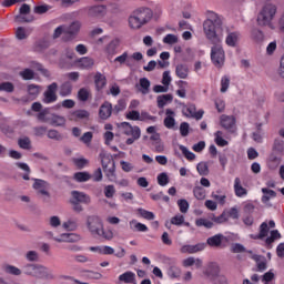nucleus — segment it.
I'll use <instances>...</instances> for the list:
<instances>
[{
	"instance_id": "cd10ccee",
	"label": "nucleus",
	"mask_w": 284,
	"mask_h": 284,
	"mask_svg": "<svg viewBox=\"0 0 284 284\" xmlns=\"http://www.w3.org/2000/svg\"><path fill=\"white\" fill-rule=\"evenodd\" d=\"M262 193L264 194L262 196V203H268L270 199H276V193L274 190L263 187Z\"/></svg>"
},
{
	"instance_id": "f704fd0d",
	"label": "nucleus",
	"mask_w": 284,
	"mask_h": 284,
	"mask_svg": "<svg viewBox=\"0 0 284 284\" xmlns=\"http://www.w3.org/2000/svg\"><path fill=\"white\" fill-rule=\"evenodd\" d=\"M129 225L131 230H136V232H148V227L145 226V224L136 222V220L130 221Z\"/></svg>"
},
{
	"instance_id": "e2e57ef3",
	"label": "nucleus",
	"mask_w": 284,
	"mask_h": 284,
	"mask_svg": "<svg viewBox=\"0 0 284 284\" xmlns=\"http://www.w3.org/2000/svg\"><path fill=\"white\" fill-rule=\"evenodd\" d=\"M185 223V216L175 215L171 219V225H183Z\"/></svg>"
},
{
	"instance_id": "f8f14e48",
	"label": "nucleus",
	"mask_w": 284,
	"mask_h": 284,
	"mask_svg": "<svg viewBox=\"0 0 284 284\" xmlns=\"http://www.w3.org/2000/svg\"><path fill=\"white\" fill-rule=\"evenodd\" d=\"M223 241H225V235L216 234L206 240V245L215 250H221L223 247Z\"/></svg>"
},
{
	"instance_id": "b1692460",
	"label": "nucleus",
	"mask_w": 284,
	"mask_h": 284,
	"mask_svg": "<svg viewBox=\"0 0 284 284\" xmlns=\"http://www.w3.org/2000/svg\"><path fill=\"white\" fill-rule=\"evenodd\" d=\"M234 192H235V196H245L247 195V189L243 187V185H241V179L240 178H235L234 180Z\"/></svg>"
},
{
	"instance_id": "5701e85b",
	"label": "nucleus",
	"mask_w": 284,
	"mask_h": 284,
	"mask_svg": "<svg viewBox=\"0 0 284 284\" xmlns=\"http://www.w3.org/2000/svg\"><path fill=\"white\" fill-rule=\"evenodd\" d=\"M136 88L141 94H150V80L148 78L140 79L139 84H136Z\"/></svg>"
},
{
	"instance_id": "f257e3e1",
	"label": "nucleus",
	"mask_w": 284,
	"mask_h": 284,
	"mask_svg": "<svg viewBox=\"0 0 284 284\" xmlns=\"http://www.w3.org/2000/svg\"><path fill=\"white\" fill-rule=\"evenodd\" d=\"M203 30L211 43H221L223 41V19L213 11L207 13V19L203 23Z\"/></svg>"
},
{
	"instance_id": "338daca9",
	"label": "nucleus",
	"mask_w": 284,
	"mask_h": 284,
	"mask_svg": "<svg viewBox=\"0 0 284 284\" xmlns=\"http://www.w3.org/2000/svg\"><path fill=\"white\" fill-rule=\"evenodd\" d=\"M162 83L169 88L170 83H172V77H170V71H164L162 75Z\"/></svg>"
},
{
	"instance_id": "6e6552de",
	"label": "nucleus",
	"mask_w": 284,
	"mask_h": 284,
	"mask_svg": "<svg viewBox=\"0 0 284 284\" xmlns=\"http://www.w3.org/2000/svg\"><path fill=\"white\" fill-rule=\"evenodd\" d=\"M274 227H276V222H274V220H270L268 223L263 222L260 225L258 234H251L250 239H253V241H263V239H266L270 234V230H274Z\"/></svg>"
},
{
	"instance_id": "a878e982",
	"label": "nucleus",
	"mask_w": 284,
	"mask_h": 284,
	"mask_svg": "<svg viewBox=\"0 0 284 284\" xmlns=\"http://www.w3.org/2000/svg\"><path fill=\"white\" fill-rule=\"evenodd\" d=\"M192 265H195V267L199 270L203 267V261L201 258H194V257H187L183 261L184 267H192Z\"/></svg>"
},
{
	"instance_id": "20e7f679",
	"label": "nucleus",
	"mask_w": 284,
	"mask_h": 284,
	"mask_svg": "<svg viewBox=\"0 0 284 284\" xmlns=\"http://www.w3.org/2000/svg\"><path fill=\"white\" fill-rule=\"evenodd\" d=\"M276 17V7L268 3L263 7L262 11L257 16L258 26H270L272 27V21Z\"/></svg>"
},
{
	"instance_id": "a18cd8bd",
	"label": "nucleus",
	"mask_w": 284,
	"mask_h": 284,
	"mask_svg": "<svg viewBox=\"0 0 284 284\" xmlns=\"http://www.w3.org/2000/svg\"><path fill=\"white\" fill-rule=\"evenodd\" d=\"M222 135H223V132H221V131H217L215 133V143L220 148H225V145H227V141L225 139H223Z\"/></svg>"
},
{
	"instance_id": "473e14b6",
	"label": "nucleus",
	"mask_w": 284,
	"mask_h": 284,
	"mask_svg": "<svg viewBox=\"0 0 284 284\" xmlns=\"http://www.w3.org/2000/svg\"><path fill=\"white\" fill-rule=\"evenodd\" d=\"M2 270L7 274H12L13 276H21V270L17 266L4 264L2 266Z\"/></svg>"
},
{
	"instance_id": "864d4df0",
	"label": "nucleus",
	"mask_w": 284,
	"mask_h": 284,
	"mask_svg": "<svg viewBox=\"0 0 284 284\" xmlns=\"http://www.w3.org/2000/svg\"><path fill=\"white\" fill-rule=\"evenodd\" d=\"M0 91L14 92V84H12V82H2L0 83Z\"/></svg>"
},
{
	"instance_id": "ea45409f",
	"label": "nucleus",
	"mask_w": 284,
	"mask_h": 284,
	"mask_svg": "<svg viewBox=\"0 0 284 284\" xmlns=\"http://www.w3.org/2000/svg\"><path fill=\"white\" fill-rule=\"evenodd\" d=\"M274 152H277V154H283L284 152V141L281 139H275L273 144Z\"/></svg>"
},
{
	"instance_id": "7ed1b4c3",
	"label": "nucleus",
	"mask_w": 284,
	"mask_h": 284,
	"mask_svg": "<svg viewBox=\"0 0 284 284\" xmlns=\"http://www.w3.org/2000/svg\"><path fill=\"white\" fill-rule=\"evenodd\" d=\"M23 273L28 276H34V278H54L48 267L37 264H27L23 267Z\"/></svg>"
},
{
	"instance_id": "c9c22d12",
	"label": "nucleus",
	"mask_w": 284,
	"mask_h": 284,
	"mask_svg": "<svg viewBox=\"0 0 284 284\" xmlns=\"http://www.w3.org/2000/svg\"><path fill=\"white\" fill-rule=\"evenodd\" d=\"M19 77H21L23 81H32V79H34V71L32 69H24L19 72Z\"/></svg>"
},
{
	"instance_id": "412c9836",
	"label": "nucleus",
	"mask_w": 284,
	"mask_h": 284,
	"mask_svg": "<svg viewBox=\"0 0 284 284\" xmlns=\"http://www.w3.org/2000/svg\"><path fill=\"white\" fill-rule=\"evenodd\" d=\"M27 92L29 94V99H31V101H34V99H37V97L41 94V87L38 84H29L27 87Z\"/></svg>"
},
{
	"instance_id": "603ef678",
	"label": "nucleus",
	"mask_w": 284,
	"mask_h": 284,
	"mask_svg": "<svg viewBox=\"0 0 284 284\" xmlns=\"http://www.w3.org/2000/svg\"><path fill=\"white\" fill-rule=\"evenodd\" d=\"M47 136L48 139H53V141H61L63 139V135L57 130H49Z\"/></svg>"
},
{
	"instance_id": "6ab92c4d",
	"label": "nucleus",
	"mask_w": 284,
	"mask_h": 284,
	"mask_svg": "<svg viewBox=\"0 0 284 284\" xmlns=\"http://www.w3.org/2000/svg\"><path fill=\"white\" fill-rule=\"evenodd\" d=\"M221 272V268L219 267V264L212 262L207 265L204 274L206 276H211L212 278H214L215 276H217Z\"/></svg>"
},
{
	"instance_id": "4d7b16f0",
	"label": "nucleus",
	"mask_w": 284,
	"mask_h": 284,
	"mask_svg": "<svg viewBox=\"0 0 284 284\" xmlns=\"http://www.w3.org/2000/svg\"><path fill=\"white\" fill-rule=\"evenodd\" d=\"M99 116L102 119V121L108 120V103L104 102L99 110Z\"/></svg>"
},
{
	"instance_id": "79ce46f5",
	"label": "nucleus",
	"mask_w": 284,
	"mask_h": 284,
	"mask_svg": "<svg viewBox=\"0 0 284 284\" xmlns=\"http://www.w3.org/2000/svg\"><path fill=\"white\" fill-rule=\"evenodd\" d=\"M163 43H166L168 45H174V43H179V37L169 33L163 38Z\"/></svg>"
},
{
	"instance_id": "052dcab7",
	"label": "nucleus",
	"mask_w": 284,
	"mask_h": 284,
	"mask_svg": "<svg viewBox=\"0 0 284 284\" xmlns=\"http://www.w3.org/2000/svg\"><path fill=\"white\" fill-rule=\"evenodd\" d=\"M169 276L171 278H179L181 276V268L176 266H171L169 270Z\"/></svg>"
},
{
	"instance_id": "2eb2a0df",
	"label": "nucleus",
	"mask_w": 284,
	"mask_h": 284,
	"mask_svg": "<svg viewBox=\"0 0 284 284\" xmlns=\"http://www.w3.org/2000/svg\"><path fill=\"white\" fill-rule=\"evenodd\" d=\"M80 240L81 236L77 235L75 233H63L60 235V237H54L57 243H77V241Z\"/></svg>"
},
{
	"instance_id": "c756f323",
	"label": "nucleus",
	"mask_w": 284,
	"mask_h": 284,
	"mask_svg": "<svg viewBox=\"0 0 284 284\" xmlns=\"http://www.w3.org/2000/svg\"><path fill=\"white\" fill-rule=\"evenodd\" d=\"M195 225L196 227H205L206 230H212V227H214V222L201 217L195 221Z\"/></svg>"
},
{
	"instance_id": "dca6fc26",
	"label": "nucleus",
	"mask_w": 284,
	"mask_h": 284,
	"mask_svg": "<svg viewBox=\"0 0 284 284\" xmlns=\"http://www.w3.org/2000/svg\"><path fill=\"white\" fill-rule=\"evenodd\" d=\"M240 40H241V32L233 31V32L227 33L226 39H225V43L230 48H236Z\"/></svg>"
},
{
	"instance_id": "f3484780",
	"label": "nucleus",
	"mask_w": 284,
	"mask_h": 284,
	"mask_svg": "<svg viewBox=\"0 0 284 284\" xmlns=\"http://www.w3.org/2000/svg\"><path fill=\"white\" fill-rule=\"evenodd\" d=\"M78 67L82 70H90V68L94 67V59L90 57H83L78 60Z\"/></svg>"
},
{
	"instance_id": "c85d7f7f",
	"label": "nucleus",
	"mask_w": 284,
	"mask_h": 284,
	"mask_svg": "<svg viewBox=\"0 0 284 284\" xmlns=\"http://www.w3.org/2000/svg\"><path fill=\"white\" fill-rule=\"evenodd\" d=\"M73 179L78 181V183H85V181H90V179H92V174L88 172H77L74 173Z\"/></svg>"
},
{
	"instance_id": "bf43d9fd",
	"label": "nucleus",
	"mask_w": 284,
	"mask_h": 284,
	"mask_svg": "<svg viewBox=\"0 0 284 284\" xmlns=\"http://www.w3.org/2000/svg\"><path fill=\"white\" fill-rule=\"evenodd\" d=\"M16 37L17 39H19L20 41H23V39H28V33L26 32V29L23 27H19L16 30Z\"/></svg>"
},
{
	"instance_id": "9b49d317",
	"label": "nucleus",
	"mask_w": 284,
	"mask_h": 284,
	"mask_svg": "<svg viewBox=\"0 0 284 284\" xmlns=\"http://www.w3.org/2000/svg\"><path fill=\"white\" fill-rule=\"evenodd\" d=\"M26 14H30V4L24 3L20 7V14L16 17V22L30 23L31 21H34L32 16L26 17Z\"/></svg>"
},
{
	"instance_id": "4468645a",
	"label": "nucleus",
	"mask_w": 284,
	"mask_h": 284,
	"mask_svg": "<svg viewBox=\"0 0 284 284\" xmlns=\"http://www.w3.org/2000/svg\"><path fill=\"white\" fill-rule=\"evenodd\" d=\"M205 250V243H199L195 245H183L180 248L181 254H196V252H203Z\"/></svg>"
},
{
	"instance_id": "9d476101",
	"label": "nucleus",
	"mask_w": 284,
	"mask_h": 284,
	"mask_svg": "<svg viewBox=\"0 0 284 284\" xmlns=\"http://www.w3.org/2000/svg\"><path fill=\"white\" fill-rule=\"evenodd\" d=\"M221 125L224 128V130H227L229 132H235L236 131V118L234 115H226L223 114L220 118Z\"/></svg>"
},
{
	"instance_id": "37998d69",
	"label": "nucleus",
	"mask_w": 284,
	"mask_h": 284,
	"mask_svg": "<svg viewBox=\"0 0 284 284\" xmlns=\"http://www.w3.org/2000/svg\"><path fill=\"white\" fill-rule=\"evenodd\" d=\"M196 170L201 176H207L210 174V169L205 162L199 163Z\"/></svg>"
},
{
	"instance_id": "0eeeda50",
	"label": "nucleus",
	"mask_w": 284,
	"mask_h": 284,
	"mask_svg": "<svg viewBox=\"0 0 284 284\" xmlns=\"http://www.w3.org/2000/svg\"><path fill=\"white\" fill-rule=\"evenodd\" d=\"M88 227L90 232L95 234L97 236H101L102 239H108V235L103 230V223L101 222V219H99L98 216L88 217Z\"/></svg>"
},
{
	"instance_id": "8fccbe9b",
	"label": "nucleus",
	"mask_w": 284,
	"mask_h": 284,
	"mask_svg": "<svg viewBox=\"0 0 284 284\" xmlns=\"http://www.w3.org/2000/svg\"><path fill=\"white\" fill-rule=\"evenodd\" d=\"M51 125H55L57 128L65 125V118L61 115H54L51 120Z\"/></svg>"
},
{
	"instance_id": "680f3d73",
	"label": "nucleus",
	"mask_w": 284,
	"mask_h": 284,
	"mask_svg": "<svg viewBox=\"0 0 284 284\" xmlns=\"http://www.w3.org/2000/svg\"><path fill=\"white\" fill-rule=\"evenodd\" d=\"M180 134L181 136H187V134H190V124L187 122L180 124Z\"/></svg>"
},
{
	"instance_id": "e433bc0d",
	"label": "nucleus",
	"mask_w": 284,
	"mask_h": 284,
	"mask_svg": "<svg viewBox=\"0 0 284 284\" xmlns=\"http://www.w3.org/2000/svg\"><path fill=\"white\" fill-rule=\"evenodd\" d=\"M18 145L22 150H30L32 142L30 141V138L24 136L18 140Z\"/></svg>"
},
{
	"instance_id": "7c9ffc66",
	"label": "nucleus",
	"mask_w": 284,
	"mask_h": 284,
	"mask_svg": "<svg viewBox=\"0 0 284 284\" xmlns=\"http://www.w3.org/2000/svg\"><path fill=\"white\" fill-rule=\"evenodd\" d=\"M72 94V83L64 82L60 87V97H70Z\"/></svg>"
},
{
	"instance_id": "4c0bfd02",
	"label": "nucleus",
	"mask_w": 284,
	"mask_h": 284,
	"mask_svg": "<svg viewBox=\"0 0 284 284\" xmlns=\"http://www.w3.org/2000/svg\"><path fill=\"white\" fill-rule=\"evenodd\" d=\"M193 194L195 199H197V201L205 200V189H203L202 186H195L193 189Z\"/></svg>"
},
{
	"instance_id": "39448f33",
	"label": "nucleus",
	"mask_w": 284,
	"mask_h": 284,
	"mask_svg": "<svg viewBox=\"0 0 284 284\" xmlns=\"http://www.w3.org/2000/svg\"><path fill=\"white\" fill-rule=\"evenodd\" d=\"M211 60L215 68H223L225 64V50H223L221 42H213V47L211 48Z\"/></svg>"
},
{
	"instance_id": "f03ea898",
	"label": "nucleus",
	"mask_w": 284,
	"mask_h": 284,
	"mask_svg": "<svg viewBox=\"0 0 284 284\" xmlns=\"http://www.w3.org/2000/svg\"><path fill=\"white\" fill-rule=\"evenodd\" d=\"M154 13L150 8H139L129 17V26L132 30H141L143 26L152 21Z\"/></svg>"
},
{
	"instance_id": "423d86ee",
	"label": "nucleus",
	"mask_w": 284,
	"mask_h": 284,
	"mask_svg": "<svg viewBox=\"0 0 284 284\" xmlns=\"http://www.w3.org/2000/svg\"><path fill=\"white\" fill-rule=\"evenodd\" d=\"M120 128H122L123 134L131 136L126 139V145H132L135 141L141 139V129L139 126H132L130 122H122Z\"/></svg>"
},
{
	"instance_id": "58836bf2",
	"label": "nucleus",
	"mask_w": 284,
	"mask_h": 284,
	"mask_svg": "<svg viewBox=\"0 0 284 284\" xmlns=\"http://www.w3.org/2000/svg\"><path fill=\"white\" fill-rule=\"evenodd\" d=\"M49 10H52L50 4H40L34 7L33 12L36 14H45V12H49Z\"/></svg>"
},
{
	"instance_id": "6e6d98bb",
	"label": "nucleus",
	"mask_w": 284,
	"mask_h": 284,
	"mask_svg": "<svg viewBox=\"0 0 284 284\" xmlns=\"http://www.w3.org/2000/svg\"><path fill=\"white\" fill-rule=\"evenodd\" d=\"M178 205L182 214H186L187 210H190V203H187V200H179Z\"/></svg>"
},
{
	"instance_id": "393cba45",
	"label": "nucleus",
	"mask_w": 284,
	"mask_h": 284,
	"mask_svg": "<svg viewBox=\"0 0 284 284\" xmlns=\"http://www.w3.org/2000/svg\"><path fill=\"white\" fill-rule=\"evenodd\" d=\"M175 74L179 79H187V74H190L187 64H178L175 68Z\"/></svg>"
},
{
	"instance_id": "72a5a7b5",
	"label": "nucleus",
	"mask_w": 284,
	"mask_h": 284,
	"mask_svg": "<svg viewBox=\"0 0 284 284\" xmlns=\"http://www.w3.org/2000/svg\"><path fill=\"white\" fill-rule=\"evenodd\" d=\"M135 278L136 275L130 271L119 276V281H121L122 283H132L133 281H135Z\"/></svg>"
},
{
	"instance_id": "13d9d810",
	"label": "nucleus",
	"mask_w": 284,
	"mask_h": 284,
	"mask_svg": "<svg viewBox=\"0 0 284 284\" xmlns=\"http://www.w3.org/2000/svg\"><path fill=\"white\" fill-rule=\"evenodd\" d=\"M108 254H115L118 258H123L125 256V248L120 247L116 253H114V248L108 246Z\"/></svg>"
},
{
	"instance_id": "5fc2aeb1",
	"label": "nucleus",
	"mask_w": 284,
	"mask_h": 284,
	"mask_svg": "<svg viewBox=\"0 0 284 284\" xmlns=\"http://www.w3.org/2000/svg\"><path fill=\"white\" fill-rule=\"evenodd\" d=\"M211 221H213V223H217V224L226 223V221H227V213L223 212L220 216L213 215L211 217Z\"/></svg>"
},
{
	"instance_id": "69168bd1",
	"label": "nucleus",
	"mask_w": 284,
	"mask_h": 284,
	"mask_svg": "<svg viewBox=\"0 0 284 284\" xmlns=\"http://www.w3.org/2000/svg\"><path fill=\"white\" fill-rule=\"evenodd\" d=\"M64 230H68L69 232H72L77 230V221L69 220L68 222L63 223Z\"/></svg>"
},
{
	"instance_id": "09e8293b",
	"label": "nucleus",
	"mask_w": 284,
	"mask_h": 284,
	"mask_svg": "<svg viewBox=\"0 0 284 284\" xmlns=\"http://www.w3.org/2000/svg\"><path fill=\"white\" fill-rule=\"evenodd\" d=\"M119 43H120V40L119 39H113L110 43H109V47H108V52L109 54H115L116 53V48H119Z\"/></svg>"
},
{
	"instance_id": "2f4dec72",
	"label": "nucleus",
	"mask_w": 284,
	"mask_h": 284,
	"mask_svg": "<svg viewBox=\"0 0 284 284\" xmlns=\"http://www.w3.org/2000/svg\"><path fill=\"white\" fill-rule=\"evenodd\" d=\"M94 82H95V88L97 90H103V88H105V75L101 74V73H97L94 77Z\"/></svg>"
},
{
	"instance_id": "bb28decb",
	"label": "nucleus",
	"mask_w": 284,
	"mask_h": 284,
	"mask_svg": "<svg viewBox=\"0 0 284 284\" xmlns=\"http://www.w3.org/2000/svg\"><path fill=\"white\" fill-rule=\"evenodd\" d=\"M88 116H90V113L85 110H77L73 111L70 114V120L71 121H78V119H88Z\"/></svg>"
},
{
	"instance_id": "0e129e2a",
	"label": "nucleus",
	"mask_w": 284,
	"mask_h": 284,
	"mask_svg": "<svg viewBox=\"0 0 284 284\" xmlns=\"http://www.w3.org/2000/svg\"><path fill=\"white\" fill-rule=\"evenodd\" d=\"M263 31L258 30V29H253L252 30V39H254V41H263Z\"/></svg>"
},
{
	"instance_id": "de8ad7c7",
	"label": "nucleus",
	"mask_w": 284,
	"mask_h": 284,
	"mask_svg": "<svg viewBox=\"0 0 284 284\" xmlns=\"http://www.w3.org/2000/svg\"><path fill=\"white\" fill-rule=\"evenodd\" d=\"M229 88H230V77L224 75V77H222V79H221V89H220V92L225 93V92H227Z\"/></svg>"
},
{
	"instance_id": "a19ab883",
	"label": "nucleus",
	"mask_w": 284,
	"mask_h": 284,
	"mask_svg": "<svg viewBox=\"0 0 284 284\" xmlns=\"http://www.w3.org/2000/svg\"><path fill=\"white\" fill-rule=\"evenodd\" d=\"M138 214L142 216V219H145L146 221H154V214L148 210L138 209Z\"/></svg>"
},
{
	"instance_id": "1a4fd4ad",
	"label": "nucleus",
	"mask_w": 284,
	"mask_h": 284,
	"mask_svg": "<svg viewBox=\"0 0 284 284\" xmlns=\"http://www.w3.org/2000/svg\"><path fill=\"white\" fill-rule=\"evenodd\" d=\"M57 90H59V84H57V82H53L50 85H48L47 90L43 93V103H57L59 99V95H57Z\"/></svg>"
},
{
	"instance_id": "a211bd4d",
	"label": "nucleus",
	"mask_w": 284,
	"mask_h": 284,
	"mask_svg": "<svg viewBox=\"0 0 284 284\" xmlns=\"http://www.w3.org/2000/svg\"><path fill=\"white\" fill-rule=\"evenodd\" d=\"M174 100V97L172 94H162L156 98L158 101V108L161 110L168 105V103H172Z\"/></svg>"
},
{
	"instance_id": "ddd939ff",
	"label": "nucleus",
	"mask_w": 284,
	"mask_h": 284,
	"mask_svg": "<svg viewBox=\"0 0 284 284\" xmlns=\"http://www.w3.org/2000/svg\"><path fill=\"white\" fill-rule=\"evenodd\" d=\"M70 203H84V205H89L90 196L83 192L72 191Z\"/></svg>"
},
{
	"instance_id": "c03bdc74",
	"label": "nucleus",
	"mask_w": 284,
	"mask_h": 284,
	"mask_svg": "<svg viewBox=\"0 0 284 284\" xmlns=\"http://www.w3.org/2000/svg\"><path fill=\"white\" fill-rule=\"evenodd\" d=\"M180 151L182 152V154L185 156L187 161H194V159H196V155L183 145H180Z\"/></svg>"
},
{
	"instance_id": "aec40b11",
	"label": "nucleus",
	"mask_w": 284,
	"mask_h": 284,
	"mask_svg": "<svg viewBox=\"0 0 284 284\" xmlns=\"http://www.w3.org/2000/svg\"><path fill=\"white\" fill-rule=\"evenodd\" d=\"M34 190L39 192V194H42L43 196H49L48 193V183L43 180H37L33 184Z\"/></svg>"
},
{
	"instance_id": "4be33fe9",
	"label": "nucleus",
	"mask_w": 284,
	"mask_h": 284,
	"mask_svg": "<svg viewBox=\"0 0 284 284\" xmlns=\"http://www.w3.org/2000/svg\"><path fill=\"white\" fill-rule=\"evenodd\" d=\"M166 118L164 119V125L168 130H172L176 125V120H174V111L172 109L166 110Z\"/></svg>"
},
{
	"instance_id": "774afa93",
	"label": "nucleus",
	"mask_w": 284,
	"mask_h": 284,
	"mask_svg": "<svg viewBox=\"0 0 284 284\" xmlns=\"http://www.w3.org/2000/svg\"><path fill=\"white\" fill-rule=\"evenodd\" d=\"M140 121H152L154 123V121H156V116L151 115L148 112H142L140 114Z\"/></svg>"
},
{
	"instance_id": "49530a36",
	"label": "nucleus",
	"mask_w": 284,
	"mask_h": 284,
	"mask_svg": "<svg viewBox=\"0 0 284 284\" xmlns=\"http://www.w3.org/2000/svg\"><path fill=\"white\" fill-rule=\"evenodd\" d=\"M158 183L162 187H165V185H168V183H170V176H168V173H160L158 175Z\"/></svg>"
},
{
	"instance_id": "3c124183",
	"label": "nucleus",
	"mask_w": 284,
	"mask_h": 284,
	"mask_svg": "<svg viewBox=\"0 0 284 284\" xmlns=\"http://www.w3.org/2000/svg\"><path fill=\"white\" fill-rule=\"evenodd\" d=\"M78 99L80 101H88V99H90V91L85 88L80 89L78 92Z\"/></svg>"
}]
</instances>
